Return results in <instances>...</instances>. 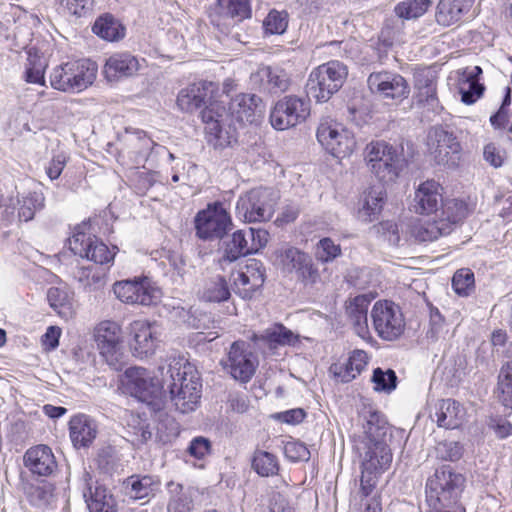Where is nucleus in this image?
<instances>
[{
	"label": "nucleus",
	"instance_id": "obj_1",
	"mask_svg": "<svg viewBox=\"0 0 512 512\" xmlns=\"http://www.w3.org/2000/svg\"><path fill=\"white\" fill-rule=\"evenodd\" d=\"M168 373V388L176 409L181 413L194 411L201 398L202 384L198 372L189 363L175 361L169 364Z\"/></svg>",
	"mask_w": 512,
	"mask_h": 512
},
{
	"label": "nucleus",
	"instance_id": "obj_2",
	"mask_svg": "<svg viewBox=\"0 0 512 512\" xmlns=\"http://www.w3.org/2000/svg\"><path fill=\"white\" fill-rule=\"evenodd\" d=\"M464 477L449 465L435 470L426 483V501L432 509H446L455 505L464 485Z\"/></svg>",
	"mask_w": 512,
	"mask_h": 512
},
{
	"label": "nucleus",
	"instance_id": "obj_3",
	"mask_svg": "<svg viewBox=\"0 0 512 512\" xmlns=\"http://www.w3.org/2000/svg\"><path fill=\"white\" fill-rule=\"evenodd\" d=\"M96 75L97 65L94 62L74 60L54 67L50 73V84L58 91L78 93L91 86Z\"/></svg>",
	"mask_w": 512,
	"mask_h": 512
},
{
	"label": "nucleus",
	"instance_id": "obj_4",
	"mask_svg": "<svg viewBox=\"0 0 512 512\" xmlns=\"http://www.w3.org/2000/svg\"><path fill=\"white\" fill-rule=\"evenodd\" d=\"M348 68L337 60L329 61L314 68L306 83L308 97L317 103L327 102L343 86Z\"/></svg>",
	"mask_w": 512,
	"mask_h": 512
},
{
	"label": "nucleus",
	"instance_id": "obj_5",
	"mask_svg": "<svg viewBox=\"0 0 512 512\" xmlns=\"http://www.w3.org/2000/svg\"><path fill=\"white\" fill-rule=\"evenodd\" d=\"M364 156L371 172L384 183L395 181L406 165L397 149L383 140L367 144Z\"/></svg>",
	"mask_w": 512,
	"mask_h": 512
},
{
	"label": "nucleus",
	"instance_id": "obj_6",
	"mask_svg": "<svg viewBox=\"0 0 512 512\" xmlns=\"http://www.w3.org/2000/svg\"><path fill=\"white\" fill-rule=\"evenodd\" d=\"M278 194L271 188H254L241 195L236 204L237 216L245 222H265L272 218Z\"/></svg>",
	"mask_w": 512,
	"mask_h": 512
},
{
	"label": "nucleus",
	"instance_id": "obj_7",
	"mask_svg": "<svg viewBox=\"0 0 512 512\" xmlns=\"http://www.w3.org/2000/svg\"><path fill=\"white\" fill-rule=\"evenodd\" d=\"M196 236L205 241L221 239L231 228L232 221L224 205L217 201L200 210L195 218Z\"/></svg>",
	"mask_w": 512,
	"mask_h": 512
},
{
	"label": "nucleus",
	"instance_id": "obj_8",
	"mask_svg": "<svg viewBox=\"0 0 512 512\" xmlns=\"http://www.w3.org/2000/svg\"><path fill=\"white\" fill-rule=\"evenodd\" d=\"M317 140L334 158L343 161L352 154L350 132L339 122L321 119L317 128Z\"/></svg>",
	"mask_w": 512,
	"mask_h": 512
},
{
	"label": "nucleus",
	"instance_id": "obj_9",
	"mask_svg": "<svg viewBox=\"0 0 512 512\" xmlns=\"http://www.w3.org/2000/svg\"><path fill=\"white\" fill-rule=\"evenodd\" d=\"M374 328L380 338L397 340L404 332L405 320L401 308L392 301H379L371 312Z\"/></svg>",
	"mask_w": 512,
	"mask_h": 512
},
{
	"label": "nucleus",
	"instance_id": "obj_10",
	"mask_svg": "<svg viewBox=\"0 0 512 512\" xmlns=\"http://www.w3.org/2000/svg\"><path fill=\"white\" fill-rule=\"evenodd\" d=\"M309 114L308 100L289 95L276 102L270 113V122L275 129L282 131L304 122Z\"/></svg>",
	"mask_w": 512,
	"mask_h": 512
},
{
	"label": "nucleus",
	"instance_id": "obj_11",
	"mask_svg": "<svg viewBox=\"0 0 512 512\" xmlns=\"http://www.w3.org/2000/svg\"><path fill=\"white\" fill-rule=\"evenodd\" d=\"M121 143V151L126 154L136 165L145 166L150 160L152 153L166 151V147L156 144L145 131L136 128H126L118 136Z\"/></svg>",
	"mask_w": 512,
	"mask_h": 512
},
{
	"label": "nucleus",
	"instance_id": "obj_12",
	"mask_svg": "<svg viewBox=\"0 0 512 512\" xmlns=\"http://www.w3.org/2000/svg\"><path fill=\"white\" fill-rule=\"evenodd\" d=\"M429 154L435 162L442 165L454 166L459 159L461 145L453 132L442 126L430 128L427 134Z\"/></svg>",
	"mask_w": 512,
	"mask_h": 512
},
{
	"label": "nucleus",
	"instance_id": "obj_13",
	"mask_svg": "<svg viewBox=\"0 0 512 512\" xmlns=\"http://www.w3.org/2000/svg\"><path fill=\"white\" fill-rule=\"evenodd\" d=\"M222 364L235 380L247 383L255 374L258 359L245 341H235L231 344Z\"/></svg>",
	"mask_w": 512,
	"mask_h": 512
},
{
	"label": "nucleus",
	"instance_id": "obj_14",
	"mask_svg": "<svg viewBox=\"0 0 512 512\" xmlns=\"http://www.w3.org/2000/svg\"><path fill=\"white\" fill-rule=\"evenodd\" d=\"M113 292L124 303L143 306L154 305L161 297L160 289L147 277L116 282Z\"/></svg>",
	"mask_w": 512,
	"mask_h": 512
},
{
	"label": "nucleus",
	"instance_id": "obj_15",
	"mask_svg": "<svg viewBox=\"0 0 512 512\" xmlns=\"http://www.w3.org/2000/svg\"><path fill=\"white\" fill-rule=\"evenodd\" d=\"M132 349L138 358L152 356L162 341L163 327L157 321L135 320L130 325Z\"/></svg>",
	"mask_w": 512,
	"mask_h": 512
},
{
	"label": "nucleus",
	"instance_id": "obj_16",
	"mask_svg": "<svg viewBox=\"0 0 512 512\" xmlns=\"http://www.w3.org/2000/svg\"><path fill=\"white\" fill-rule=\"evenodd\" d=\"M201 111V119L205 124V131L207 140L215 148H224L230 146L236 141L235 135L229 130L223 128V113L225 107L218 103L211 102V100L203 106Z\"/></svg>",
	"mask_w": 512,
	"mask_h": 512
},
{
	"label": "nucleus",
	"instance_id": "obj_17",
	"mask_svg": "<svg viewBox=\"0 0 512 512\" xmlns=\"http://www.w3.org/2000/svg\"><path fill=\"white\" fill-rule=\"evenodd\" d=\"M69 249L81 258H86L97 264H106L114 259L115 252L97 237L76 231L68 240Z\"/></svg>",
	"mask_w": 512,
	"mask_h": 512
},
{
	"label": "nucleus",
	"instance_id": "obj_18",
	"mask_svg": "<svg viewBox=\"0 0 512 512\" xmlns=\"http://www.w3.org/2000/svg\"><path fill=\"white\" fill-rule=\"evenodd\" d=\"M233 290L243 299H251L264 284L265 269L258 260H251L243 270L232 272Z\"/></svg>",
	"mask_w": 512,
	"mask_h": 512
},
{
	"label": "nucleus",
	"instance_id": "obj_19",
	"mask_svg": "<svg viewBox=\"0 0 512 512\" xmlns=\"http://www.w3.org/2000/svg\"><path fill=\"white\" fill-rule=\"evenodd\" d=\"M94 338L107 363L112 365L118 361L122 343V329L118 323L110 320L100 322L95 327Z\"/></svg>",
	"mask_w": 512,
	"mask_h": 512
},
{
	"label": "nucleus",
	"instance_id": "obj_20",
	"mask_svg": "<svg viewBox=\"0 0 512 512\" xmlns=\"http://www.w3.org/2000/svg\"><path fill=\"white\" fill-rule=\"evenodd\" d=\"M216 90L217 85L211 81L191 83L179 91L176 100L177 107L184 113H193L212 100Z\"/></svg>",
	"mask_w": 512,
	"mask_h": 512
},
{
	"label": "nucleus",
	"instance_id": "obj_21",
	"mask_svg": "<svg viewBox=\"0 0 512 512\" xmlns=\"http://www.w3.org/2000/svg\"><path fill=\"white\" fill-rule=\"evenodd\" d=\"M367 82L372 92H377L385 98L404 99L410 92L405 78L389 71L371 73Z\"/></svg>",
	"mask_w": 512,
	"mask_h": 512
},
{
	"label": "nucleus",
	"instance_id": "obj_22",
	"mask_svg": "<svg viewBox=\"0 0 512 512\" xmlns=\"http://www.w3.org/2000/svg\"><path fill=\"white\" fill-rule=\"evenodd\" d=\"M124 385L134 397L146 401L159 388V380L143 367H130L124 374Z\"/></svg>",
	"mask_w": 512,
	"mask_h": 512
},
{
	"label": "nucleus",
	"instance_id": "obj_23",
	"mask_svg": "<svg viewBox=\"0 0 512 512\" xmlns=\"http://www.w3.org/2000/svg\"><path fill=\"white\" fill-rule=\"evenodd\" d=\"M358 422L367 442L384 441L388 423L372 403L362 401L361 408L358 410Z\"/></svg>",
	"mask_w": 512,
	"mask_h": 512
},
{
	"label": "nucleus",
	"instance_id": "obj_24",
	"mask_svg": "<svg viewBox=\"0 0 512 512\" xmlns=\"http://www.w3.org/2000/svg\"><path fill=\"white\" fill-rule=\"evenodd\" d=\"M282 267L287 272H296L303 281L315 282L318 272L311 257L297 248L290 247L280 254Z\"/></svg>",
	"mask_w": 512,
	"mask_h": 512
},
{
	"label": "nucleus",
	"instance_id": "obj_25",
	"mask_svg": "<svg viewBox=\"0 0 512 512\" xmlns=\"http://www.w3.org/2000/svg\"><path fill=\"white\" fill-rule=\"evenodd\" d=\"M250 339L259 349L294 346L299 341L296 334L280 323H275L260 333H253Z\"/></svg>",
	"mask_w": 512,
	"mask_h": 512
},
{
	"label": "nucleus",
	"instance_id": "obj_26",
	"mask_svg": "<svg viewBox=\"0 0 512 512\" xmlns=\"http://www.w3.org/2000/svg\"><path fill=\"white\" fill-rule=\"evenodd\" d=\"M26 468L38 476H50L57 468L52 449L44 444L29 448L24 455Z\"/></svg>",
	"mask_w": 512,
	"mask_h": 512
},
{
	"label": "nucleus",
	"instance_id": "obj_27",
	"mask_svg": "<svg viewBox=\"0 0 512 512\" xmlns=\"http://www.w3.org/2000/svg\"><path fill=\"white\" fill-rule=\"evenodd\" d=\"M160 487L159 477L149 474H134L123 481L125 495L133 500H149L160 491Z\"/></svg>",
	"mask_w": 512,
	"mask_h": 512
},
{
	"label": "nucleus",
	"instance_id": "obj_28",
	"mask_svg": "<svg viewBox=\"0 0 512 512\" xmlns=\"http://www.w3.org/2000/svg\"><path fill=\"white\" fill-rule=\"evenodd\" d=\"M465 415V409L459 402L453 399H442L435 404L434 412L430 417L439 427L456 429L464 422Z\"/></svg>",
	"mask_w": 512,
	"mask_h": 512
},
{
	"label": "nucleus",
	"instance_id": "obj_29",
	"mask_svg": "<svg viewBox=\"0 0 512 512\" xmlns=\"http://www.w3.org/2000/svg\"><path fill=\"white\" fill-rule=\"evenodd\" d=\"M386 191L383 184L373 185L365 190L359 199L358 219L369 223L376 220L383 208Z\"/></svg>",
	"mask_w": 512,
	"mask_h": 512
},
{
	"label": "nucleus",
	"instance_id": "obj_30",
	"mask_svg": "<svg viewBox=\"0 0 512 512\" xmlns=\"http://www.w3.org/2000/svg\"><path fill=\"white\" fill-rule=\"evenodd\" d=\"M98 434V426L94 419L85 414L73 416L69 421V435L73 446L77 449L89 447Z\"/></svg>",
	"mask_w": 512,
	"mask_h": 512
},
{
	"label": "nucleus",
	"instance_id": "obj_31",
	"mask_svg": "<svg viewBox=\"0 0 512 512\" xmlns=\"http://www.w3.org/2000/svg\"><path fill=\"white\" fill-rule=\"evenodd\" d=\"M140 68L139 60L128 52L112 54L105 62L104 75L108 81L131 77Z\"/></svg>",
	"mask_w": 512,
	"mask_h": 512
},
{
	"label": "nucleus",
	"instance_id": "obj_32",
	"mask_svg": "<svg viewBox=\"0 0 512 512\" xmlns=\"http://www.w3.org/2000/svg\"><path fill=\"white\" fill-rule=\"evenodd\" d=\"M441 186L434 180H427L419 185L414 196V210L419 214L438 213V206L443 204Z\"/></svg>",
	"mask_w": 512,
	"mask_h": 512
},
{
	"label": "nucleus",
	"instance_id": "obj_33",
	"mask_svg": "<svg viewBox=\"0 0 512 512\" xmlns=\"http://www.w3.org/2000/svg\"><path fill=\"white\" fill-rule=\"evenodd\" d=\"M229 110L238 122L253 123L263 113L262 100L254 94H239L231 100Z\"/></svg>",
	"mask_w": 512,
	"mask_h": 512
},
{
	"label": "nucleus",
	"instance_id": "obj_34",
	"mask_svg": "<svg viewBox=\"0 0 512 512\" xmlns=\"http://www.w3.org/2000/svg\"><path fill=\"white\" fill-rule=\"evenodd\" d=\"M85 481L90 478L88 473L84 475ZM83 497L90 512H117V503L113 495L103 486L86 482Z\"/></svg>",
	"mask_w": 512,
	"mask_h": 512
},
{
	"label": "nucleus",
	"instance_id": "obj_35",
	"mask_svg": "<svg viewBox=\"0 0 512 512\" xmlns=\"http://www.w3.org/2000/svg\"><path fill=\"white\" fill-rule=\"evenodd\" d=\"M252 79L255 83L259 82L262 89L269 93H281L290 86L288 73L280 67H260Z\"/></svg>",
	"mask_w": 512,
	"mask_h": 512
},
{
	"label": "nucleus",
	"instance_id": "obj_36",
	"mask_svg": "<svg viewBox=\"0 0 512 512\" xmlns=\"http://www.w3.org/2000/svg\"><path fill=\"white\" fill-rule=\"evenodd\" d=\"M476 0H440L437 5L436 21L450 26L468 15Z\"/></svg>",
	"mask_w": 512,
	"mask_h": 512
},
{
	"label": "nucleus",
	"instance_id": "obj_37",
	"mask_svg": "<svg viewBox=\"0 0 512 512\" xmlns=\"http://www.w3.org/2000/svg\"><path fill=\"white\" fill-rule=\"evenodd\" d=\"M47 300L57 315L68 320L74 315V292L67 284L59 283L47 290Z\"/></svg>",
	"mask_w": 512,
	"mask_h": 512
},
{
	"label": "nucleus",
	"instance_id": "obj_38",
	"mask_svg": "<svg viewBox=\"0 0 512 512\" xmlns=\"http://www.w3.org/2000/svg\"><path fill=\"white\" fill-rule=\"evenodd\" d=\"M376 295L372 291L354 295V333L367 342L372 339L368 327L367 312Z\"/></svg>",
	"mask_w": 512,
	"mask_h": 512
},
{
	"label": "nucleus",
	"instance_id": "obj_39",
	"mask_svg": "<svg viewBox=\"0 0 512 512\" xmlns=\"http://www.w3.org/2000/svg\"><path fill=\"white\" fill-rule=\"evenodd\" d=\"M248 254L252 253L247 240V235L245 231L238 230L232 234L230 239L224 241L219 265L223 270H225L226 265L231 264Z\"/></svg>",
	"mask_w": 512,
	"mask_h": 512
},
{
	"label": "nucleus",
	"instance_id": "obj_40",
	"mask_svg": "<svg viewBox=\"0 0 512 512\" xmlns=\"http://www.w3.org/2000/svg\"><path fill=\"white\" fill-rule=\"evenodd\" d=\"M362 468L384 472L392 462V453L385 441L367 442Z\"/></svg>",
	"mask_w": 512,
	"mask_h": 512
},
{
	"label": "nucleus",
	"instance_id": "obj_41",
	"mask_svg": "<svg viewBox=\"0 0 512 512\" xmlns=\"http://www.w3.org/2000/svg\"><path fill=\"white\" fill-rule=\"evenodd\" d=\"M74 279L85 292L101 290L107 283L106 270L103 267H79L74 272Z\"/></svg>",
	"mask_w": 512,
	"mask_h": 512
},
{
	"label": "nucleus",
	"instance_id": "obj_42",
	"mask_svg": "<svg viewBox=\"0 0 512 512\" xmlns=\"http://www.w3.org/2000/svg\"><path fill=\"white\" fill-rule=\"evenodd\" d=\"M448 225V223H439V219L435 214L432 219L415 222L411 227V234L418 241H433L440 236L449 234Z\"/></svg>",
	"mask_w": 512,
	"mask_h": 512
},
{
	"label": "nucleus",
	"instance_id": "obj_43",
	"mask_svg": "<svg viewBox=\"0 0 512 512\" xmlns=\"http://www.w3.org/2000/svg\"><path fill=\"white\" fill-rule=\"evenodd\" d=\"M92 31L100 38L111 42L118 41L125 35L124 26L111 14L98 17Z\"/></svg>",
	"mask_w": 512,
	"mask_h": 512
},
{
	"label": "nucleus",
	"instance_id": "obj_44",
	"mask_svg": "<svg viewBox=\"0 0 512 512\" xmlns=\"http://www.w3.org/2000/svg\"><path fill=\"white\" fill-rule=\"evenodd\" d=\"M230 287L224 276L217 275L205 280L200 297L206 302H224L230 298Z\"/></svg>",
	"mask_w": 512,
	"mask_h": 512
},
{
	"label": "nucleus",
	"instance_id": "obj_45",
	"mask_svg": "<svg viewBox=\"0 0 512 512\" xmlns=\"http://www.w3.org/2000/svg\"><path fill=\"white\" fill-rule=\"evenodd\" d=\"M17 203L19 220L28 222L44 208L45 196L41 191H31L18 198Z\"/></svg>",
	"mask_w": 512,
	"mask_h": 512
},
{
	"label": "nucleus",
	"instance_id": "obj_46",
	"mask_svg": "<svg viewBox=\"0 0 512 512\" xmlns=\"http://www.w3.org/2000/svg\"><path fill=\"white\" fill-rule=\"evenodd\" d=\"M442 210L440 213H436V217L439 219V223H448V233H451L453 227L463 220L467 215V206L459 200L451 199L443 202Z\"/></svg>",
	"mask_w": 512,
	"mask_h": 512
},
{
	"label": "nucleus",
	"instance_id": "obj_47",
	"mask_svg": "<svg viewBox=\"0 0 512 512\" xmlns=\"http://www.w3.org/2000/svg\"><path fill=\"white\" fill-rule=\"evenodd\" d=\"M219 14L242 21L251 17L249 0H217Z\"/></svg>",
	"mask_w": 512,
	"mask_h": 512
},
{
	"label": "nucleus",
	"instance_id": "obj_48",
	"mask_svg": "<svg viewBox=\"0 0 512 512\" xmlns=\"http://www.w3.org/2000/svg\"><path fill=\"white\" fill-rule=\"evenodd\" d=\"M432 4V0H404L395 6L394 12L403 21L417 19L424 15Z\"/></svg>",
	"mask_w": 512,
	"mask_h": 512
},
{
	"label": "nucleus",
	"instance_id": "obj_49",
	"mask_svg": "<svg viewBox=\"0 0 512 512\" xmlns=\"http://www.w3.org/2000/svg\"><path fill=\"white\" fill-rule=\"evenodd\" d=\"M252 467L257 474L264 477L275 475L279 470L276 456L267 451H256L254 453Z\"/></svg>",
	"mask_w": 512,
	"mask_h": 512
},
{
	"label": "nucleus",
	"instance_id": "obj_50",
	"mask_svg": "<svg viewBox=\"0 0 512 512\" xmlns=\"http://www.w3.org/2000/svg\"><path fill=\"white\" fill-rule=\"evenodd\" d=\"M498 390L500 402L512 408V361L504 364L498 377Z\"/></svg>",
	"mask_w": 512,
	"mask_h": 512
},
{
	"label": "nucleus",
	"instance_id": "obj_51",
	"mask_svg": "<svg viewBox=\"0 0 512 512\" xmlns=\"http://www.w3.org/2000/svg\"><path fill=\"white\" fill-rule=\"evenodd\" d=\"M169 486L173 487L174 484L170 483ZM171 491L175 494L168 503V512H191L193 501L190 492L184 491L180 484L175 485Z\"/></svg>",
	"mask_w": 512,
	"mask_h": 512
},
{
	"label": "nucleus",
	"instance_id": "obj_52",
	"mask_svg": "<svg viewBox=\"0 0 512 512\" xmlns=\"http://www.w3.org/2000/svg\"><path fill=\"white\" fill-rule=\"evenodd\" d=\"M452 286L459 296H468L474 290V273L468 268L455 272Z\"/></svg>",
	"mask_w": 512,
	"mask_h": 512
},
{
	"label": "nucleus",
	"instance_id": "obj_53",
	"mask_svg": "<svg viewBox=\"0 0 512 512\" xmlns=\"http://www.w3.org/2000/svg\"><path fill=\"white\" fill-rule=\"evenodd\" d=\"M29 63L25 70V80L28 83L45 85V69L47 63L40 57L29 56Z\"/></svg>",
	"mask_w": 512,
	"mask_h": 512
},
{
	"label": "nucleus",
	"instance_id": "obj_54",
	"mask_svg": "<svg viewBox=\"0 0 512 512\" xmlns=\"http://www.w3.org/2000/svg\"><path fill=\"white\" fill-rule=\"evenodd\" d=\"M484 86L479 81L461 78L459 80V93L465 104H473L484 92Z\"/></svg>",
	"mask_w": 512,
	"mask_h": 512
},
{
	"label": "nucleus",
	"instance_id": "obj_55",
	"mask_svg": "<svg viewBox=\"0 0 512 512\" xmlns=\"http://www.w3.org/2000/svg\"><path fill=\"white\" fill-rule=\"evenodd\" d=\"M288 26L287 13L272 10L264 20L265 31L269 34H282Z\"/></svg>",
	"mask_w": 512,
	"mask_h": 512
},
{
	"label": "nucleus",
	"instance_id": "obj_56",
	"mask_svg": "<svg viewBox=\"0 0 512 512\" xmlns=\"http://www.w3.org/2000/svg\"><path fill=\"white\" fill-rule=\"evenodd\" d=\"M404 26V21H401L399 18L386 20L380 34L383 43L387 46H392L404 31Z\"/></svg>",
	"mask_w": 512,
	"mask_h": 512
},
{
	"label": "nucleus",
	"instance_id": "obj_57",
	"mask_svg": "<svg viewBox=\"0 0 512 512\" xmlns=\"http://www.w3.org/2000/svg\"><path fill=\"white\" fill-rule=\"evenodd\" d=\"M372 381L375 383L376 390L391 392L397 386L396 373L391 369L387 371H383L381 368L375 369Z\"/></svg>",
	"mask_w": 512,
	"mask_h": 512
},
{
	"label": "nucleus",
	"instance_id": "obj_58",
	"mask_svg": "<svg viewBox=\"0 0 512 512\" xmlns=\"http://www.w3.org/2000/svg\"><path fill=\"white\" fill-rule=\"evenodd\" d=\"M315 254L319 261L327 263L341 254V248L340 245L335 244L332 239L323 238L318 242Z\"/></svg>",
	"mask_w": 512,
	"mask_h": 512
},
{
	"label": "nucleus",
	"instance_id": "obj_59",
	"mask_svg": "<svg viewBox=\"0 0 512 512\" xmlns=\"http://www.w3.org/2000/svg\"><path fill=\"white\" fill-rule=\"evenodd\" d=\"M436 455L442 460L456 461L463 454V447L456 441H443L435 447Z\"/></svg>",
	"mask_w": 512,
	"mask_h": 512
},
{
	"label": "nucleus",
	"instance_id": "obj_60",
	"mask_svg": "<svg viewBox=\"0 0 512 512\" xmlns=\"http://www.w3.org/2000/svg\"><path fill=\"white\" fill-rule=\"evenodd\" d=\"M70 15L86 17L93 11L94 0H59Z\"/></svg>",
	"mask_w": 512,
	"mask_h": 512
},
{
	"label": "nucleus",
	"instance_id": "obj_61",
	"mask_svg": "<svg viewBox=\"0 0 512 512\" xmlns=\"http://www.w3.org/2000/svg\"><path fill=\"white\" fill-rule=\"evenodd\" d=\"M445 320L437 308L430 309L429 329L427 337L432 341H437L446 334Z\"/></svg>",
	"mask_w": 512,
	"mask_h": 512
},
{
	"label": "nucleus",
	"instance_id": "obj_62",
	"mask_svg": "<svg viewBox=\"0 0 512 512\" xmlns=\"http://www.w3.org/2000/svg\"><path fill=\"white\" fill-rule=\"evenodd\" d=\"M284 454L292 462L307 461L310 458V451L306 445L296 440H290L285 443Z\"/></svg>",
	"mask_w": 512,
	"mask_h": 512
},
{
	"label": "nucleus",
	"instance_id": "obj_63",
	"mask_svg": "<svg viewBox=\"0 0 512 512\" xmlns=\"http://www.w3.org/2000/svg\"><path fill=\"white\" fill-rule=\"evenodd\" d=\"M187 452L196 459H203L211 452V442L208 438L197 436L190 441Z\"/></svg>",
	"mask_w": 512,
	"mask_h": 512
},
{
	"label": "nucleus",
	"instance_id": "obj_64",
	"mask_svg": "<svg viewBox=\"0 0 512 512\" xmlns=\"http://www.w3.org/2000/svg\"><path fill=\"white\" fill-rule=\"evenodd\" d=\"M490 122L495 128L505 130L512 141V113L504 110V108L499 109L496 114L491 116Z\"/></svg>",
	"mask_w": 512,
	"mask_h": 512
}]
</instances>
